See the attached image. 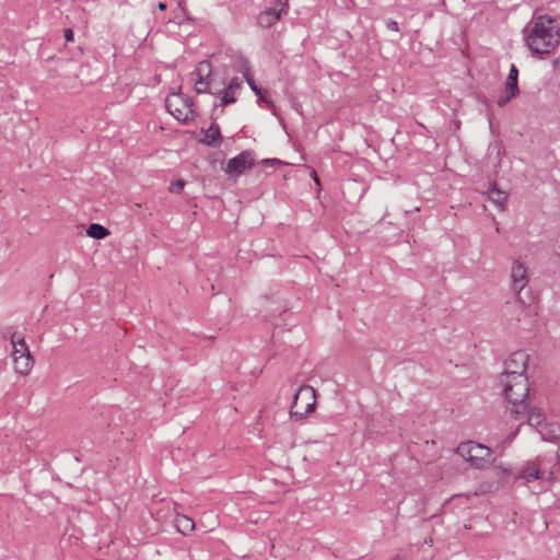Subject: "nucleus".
<instances>
[{
    "instance_id": "f257e3e1",
    "label": "nucleus",
    "mask_w": 560,
    "mask_h": 560,
    "mask_svg": "<svg viewBox=\"0 0 560 560\" xmlns=\"http://www.w3.org/2000/svg\"><path fill=\"white\" fill-rule=\"evenodd\" d=\"M560 43V24L556 18L538 15L534 19L526 44L535 54H550Z\"/></svg>"
},
{
    "instance_id": "f03ea898",
    "label": "nucleus",
    "mask_w": 560,
    "mask_h": 560,
    "mask_svg": "<svg viewBox=\"0 0 560 560\" xmlns=\"http://www.w3.org/2000/svg\"><path fill=\"white\" fill-rule=\"evenodd\" d=\"M501 384L505 398L515 407L511 410V413L515 415V418H517V415L521 413V409L525 410L527 408L524 404L529 392L527 377H501Z\"/></svg>"
},
{
    "instance_id": "7ed1b4c3",
    "label": "nucleus",
    "mask_w": 560,
    "mask_h": 560,
    "mask_svg": "<svg viewBox=\"0 0 560 560\" xmlns=\"http://www.w3.org/2000/svg\"><path fill=\"white\" fill-rule=\"evenodd\" d=\"M456 453L476 469H485L489 465L492 455L489 447L472 441L462 442L457 446Z\"/></svg>"
},
{
    "instance_id": "20e7f679",
    "label": "nucleus",
    "mask_w": 560,
    "mask_h": 560,
    "mask_svg": "<svg viewBox=\"0 0 560 560\" xmlns=\"http://www.w3.org/2000/svg\"><path fill=\"white\" fill-rule=\"evenodd\" d=\"M11 343L13 347L12 357L15 372L21 375L30 374L35 361L24 336L21 332L14 331L11 335Z\"/></svg>"
},
{
    "instance_id": "39448f33",
    "label": "nucleus",
    "mask_w": 560,
    "mask_h": 560,
    "mask_svg": "<svg viewBox=\"0 0 560 560\" xmlns=\"http://www.w3.org/2000/svg\"><path fill=\"white\" fill-rule=\"evenodd\" d=\"M316 392L312 386L302 385L294 394L290 408V417L303 420L315 410Z\"/></svg>"
},
{
    "instance_id": "423d86ee",
    "label": "nucleus",
    "mask_w": 560,
    "mask_h": 560,
    "mask_svg": "<svg viewBox=\"0 0 560 560\" xmlns=\"http://www.w3.org/2000/svg\"><path fill=\"white\" fill-rule=\"evenodd\" d=\"M168 113L178 121L188 122L196 116L195 104L189 96L172 93L166 98Z\"/></svg>"
},
{
    "instance_id": "0eeeda50",
    "label": "nucleus",
    "mask_w": 560,
    "mask_h": 560,
    "mask_svg": "<svg viewBox=\"0 0 560 560\" xmlns=\"http://www.w3.org/2000/svg\"><path fill=\"white\" fill-rule=\"evenodd\" d=\"M255 164L253 151H243L236 156L230 159L223 171L230 178H237Z\"/></svg>"
},
{
    "instance_id": "6e6552de",
    "label": "nucleus",
    "mask_w": 560,
    "mask_h": 560,
    "mask_svg": "<svg viewBox=\"0 0 560 560\" xmlns=\"http://www.w3.org/2000/svg\"><path fill=\"white\" fill-rule=\"evenodd\" d=\"M528 361L529 355L525 351L513 352L504 363V371L501 377L517 378V376H526L525 372Z\"/></svg>"
},
{
    "instance_id": "1a4fd4ad",
    "label": "nucleus",
    "mask_w": 560,
    "mask_h": 560,
    "mask_svg": "<svg viewBox=\"0 0 560 560\" xmlns=\"http://www.w3.org/2000/svg\"><path fill=\"white\" fill-rule=\"evenodd\" d=\"M542 462L544 458L541 456L527 460L521 467L517 477L524 479L526 482L545 479L546 471L542 469Z\"/></svg>"
},
{
    "instance_id": "9d476101",
    "label": "nucleus",
    "mask_w": 560,
    "mask_h": 560,
    "mask_svg": "<svg viewBox=\"0 0 560 560\" xmlns=\"http://www.w3.org/2000/svg\"><path fill=\"white\" fill-rule=\"evenodd\" d=\"M278 5L280 7L279 9L270 8L258 15L257 24L260 27L268 28L276 24L280 20L281 15L287 12L288 0H279Z\"/></svg>"
},
{
    "instance_id": "9b49d317",
    "label": "nucleus",
    "mask_w": 560,
    "mask_h": 560,
    "mask_svg": "<svg viewBox=\"0 0 560 560\" xmlns=\"http://www.w3.org/2000/svg\"><path fill=\"white\" fill-rule=\"evenodd\" d=\"M517 78L518 70L515 65H512L505 81L504 93L498 98L500 107L505 106L512 98L518 95Z\"/></svg>"
},
{
    "instance_id": "f8f14e48",
    "label": "nucleus",
    "mask_w": 560,
    "mask_h": 560,
    "mask_svg": "<svg viewBox=\"0 0 560 560\" xmlns=\"http://www.w3.org/2000/svg\"><path fill=\"white\" fill-rule=\"evenodd\" d=\"M210 73V65L201 62L195 72L191 73V81L197 93H205L209 88L208 77Z\"/></svg>"
},
{
    "instance_id": "ddd939ff",
    "label": "nucleus",
    "mask_w": 560,
    "mask_h": 560,
    "mask_svg": "<svg viewBox=\"0 0 560 560\" xmlns=\"http://www.w3.org/2000/svg\"><path fill=\"white\" fill-rule=\"evenodd\" d=\"M511 280L517 293H520L528 283L527 268L518 260H515L512 266Z\"/></svg>"
},
{
    "instance_id": "4468645a",
    "label": "nucleus",
    "mask_w": 560,
    "mask_h": 560,
    "mask_svg": "<svg viewBox=\"0 0 560 560\" xmlns=\"http://www.w3.org/2000/svg\"><path fill=\"white\" fill-rule=\"evenodd\" d=\"M538 432L542 441L555 443L560 439V424L556 422H545Z\"/></svg>"
},
{
    "instance_id": "2eb2a0df",
    "label": "nucleus",
    "mask_w": 560,
    "mask_h": 560,
    "mask_svg": "<svg viewBox=\"0 0 560 560\" xmlns=\"http://www.w3.org/2000/svg\"><path fill=\"white\" fill-rule=\"evenodd\" d=\"M242 88V81L238 78H234L230 81L228 88L223 91L221 102L223 105L232 104L236 100V95L240 93Z\"/></svg>"
},
{
    "instance_id": "dca6fc26",
    "label": "nucleus",
    "mask_w": 560,
    "mask_h": 560,
    "mask_svg": "<svg viewBox=\"0 0 560 560\" xmlns=\"http://www.w3.org/2000/svg\"><path fill=\"white\" fill-rule=\"evenodd\" d=\"M488 198L501 209L504 208V205L508 199V194L503 190H500L495 184H492L488 189Z\"/></svg>"
},
{
    "instance_id": "f3484780",
    "label": "nucleus",
    "mask_w": 560,
    "mask_h": 560,
    "mask_svg": "<svg viewBox=\"0 0 560 560\" xmlns=\"http://www.w3.org/2000/svg\"><path fill=\"white\" fill-rule=\"evenodd\" d=\"M175 525L183 535H188L195 529V522L186 515L178 514L175 518Z\"/></svg>"
},
{
    "instance_id": "a211bd4d",
    "label": "nucleus",
    "mask_w": 560,
    "mask_h": 560,
    "mask_svg": "<svg viewBox=\"0 0 560 560\" xmlns=\"http://www.w3.org/2000/svg\"><path fill=\"white\" fill-rule=\"evenodd\" d=\"M243 75L252 91L255 93V95L258 96L260 101H264L269 104L270 102L267 100L265 91L256 85L253 75L250 74V69L248 66L245 67Z\"/></svg>"
},
{
    "instance_id": "6ab92c4d",
    "label": "nucleus",
    "mask_w": 560,
    "mask_h": 560,
    "mask_svg": "<svg viewBox=\"0 0 560 560\" xmlns=\"http://www.w3.org/2000/svg\"><path fill=\"white\" fill-rule=\"evenodd\" d=\"M527 423L540 428L545 423L544 412L539 408H530L527 412Z\"/></svg>"
},
{
    "instance_id": "aec40b11",
    "label": "nucleus",
    "mask_w": 560,
    "mask_h": 560,
    "mask_svg": "<svg viewBox=\"0 0 560 560\" xmlns=\"http://www.w3.org/2000/svg\"><path fill=\"white\" fill-rule=\"evenodd\" d=\"M86 234L92 238L102 240L109 235V231L98 223H92L88 228Z\"/></svg>"
},
{
    "instance_id": "412c9836",
    "label": "nucleus",
    "mask_w": 560,
    "mask_h": 560,
    "mask_svg": "<svg viewBox=\"0 0 560 560\" xmlns=\"http://www.w3.org/2000/svg\"><path fill=\"white\" fill-rule=\"evenodd\" d=\"M221 138L220 128L217 124L211 122L205 130L203 140H219Z\"/></svg>"
},
{
    "instance_id": "4be33fe9",
    "label": "nucleus",
    "mask_w": 560,
    "mask_h": 560,
    "mask_svg": "<svg viewBox=\"0 0 560 560\" xmlns=\"http://www.w3.org/2000/svg\"><path fill=\"white\" fill-rule=\"evenodd\" d=\"M184 187H185V182L182 179H178V180L173 182L170 185L168 190H170V192H173V194H179V192H182Z\"/></svg>"
},
{
    "instance_id": "5701e85b",
    "label": "nucleus",
    "mask_w": 560,
    "mask_h": 560,
    "mask_svg": "<svg viewBox=\"0 0 560 560\" xmlns=\"http://www.w3.org/2000/svg\"><path fill=\"white\" fill-rule=\"evenodd\" d=\"M260 163L265 166H276L285 164L284 162L278 159H264Z\"/></svg>"
},
{
    "instance_id": "b1692460",
    "label": "nucleus",
    "mask_w": 560,
    "mask_h": 560,
    "mask_svg": "<svg viewBox=\"0 0 560 560\" xmlns=\"http://www.w3.org/2000/svg\"><path fill=\"white\" fill-rule=\"evenodd\" d=\"M66 42H72L73 40V32L71 28H66L63 32Z\"/></svg>"
},
{
    "instance_id": "393cba45",
    "label": "nucleus",
    "mask_w": 560,
    "mask_h": 560,
    "mask_svg": "<svg viewBox=\"0 0 560 560\" xmlns=\"http://www.w3.org/2000/svg\"><path fill=\"white\" fill-rule=\"evenodd\" d=\"M311 176L314 179V182L318 185L319 184V179H318V176H317L315 170H313V168H311Z\"/></svg>"
},
{
    "instance_id": "a878e982",
    "label": "nucleus",
    "mask_w": 560,
    "mask_h": 560,
    "mask_svg": "<svg viewBox=\"0 0 560 560\" xmlns=\"http://www.w3.org/2000/svg\"><path fill=\"white\" fill-rule=\"evenodd\" d=\"M158 8H159L160 10L164 11V10L166 9V3H164V2H159V3H158Z\"/></svg>"
},
{
    "instance_id": "bb28decb",
    "label": "nucleus",
    "mask_w": 560,
    "mask_h": 560,
    "mask_svg": "<svg viewBox=\"0 0 560 560\" xmlns=\"http://www.w3.org/2000/svg\"><path fill=\"white\" fill-rule=\"evenodd\" d=\"M207 143H208V144H210V145H212V144H215L217 142L208 141Z\"/></svg>"
},
{
    "instance_id": "cd10ccee",
    "label": "nucleus",
    "mask_w": 560,
    "mask_h": 560,
    "mask_svg": "<svg viewBox=\"0 0 560 560\" xmlns=\"http://www.w3.org/2000/svg\"><path fill=\"white\" fill-rule=\"evenodd\" d=\"M557 458L560 459V452H557Z\"/></svg>"
}]
</instances>
